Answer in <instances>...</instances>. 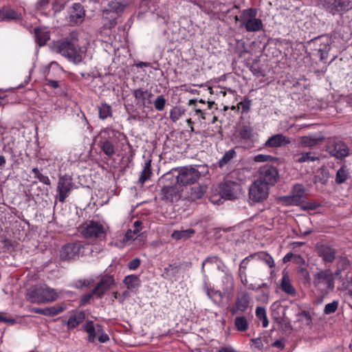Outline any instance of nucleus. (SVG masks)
<instances>
[{
	"instance_id": "nucleus-1",
	"label": "nucleus",
	"mask_w": 352,
	"mask_h": 352,
	"mask_svg": "<svg viewBox=\"0 0 352 352\" xmlns=\"http://www.w3.org/2000/svg\"><path fill=\"white\" fill-rule=\"evenodd\" d=\"M256 47H260V45H236L234 50L239 58H243L247 61L250 60L253 56H255L256 58L249 66V69L254 76L264 77L265 76V69L264 65L258 59L259 55L256 54Z\"/></svg>"
},
{
	"instance_id": "nucleus-2",
	"label": "nucleus",
	"mask_w": 352,
	"mask_h": 352,
	"mask_svg": "<svg viewBox=\"0 0 352 352\" xmlns=\"http://www.w3.org/2000/svg\"><path fill=\"white\" fill-rule=\"evenodd\" d=\"M56 290L47 285H37L30 288L27 293V298L32 302H50L58 298Z\"/></svg>"
},
{
	"instance_id": "nucleus-3",
	"label": "nucleus",
	"mask_w": 352,
	"mask_h": 352,
	"mask_svg": "<svg viewBox=\"0 0 352 352\" xmlns=\"http://www.w3.org/2000/svg\"><path fill=\"white\" fill-rule=\"evenodd\" d=\"M119 131L109 128L102 129L97 135V144L108 157H112L115 153V144L117 143Z\"/></svg>"
},
{
	"instance_id": "nucleus-4",
	"label": "nucleus",
	"mask_w": 352,
	"mask_h": 352,
	"mask_svg": "<svg viewBox=\"0 0 352 352\" xmlns=\"http://www.w3.org/2000/svg\"><path fill=\"white\" fill-rule=\"evenodd\" d=\"M169 172L173 173V182H177L182 188L195 184L201 175L199 171L192 166L175 168Z\"/></svg>"
},
{
	"instance_id": "nucleus-5",
	"label": "nucleus",
	"mask_w": 352,
	"mask_h": 352,
	"mask_svg": "<svg viewBox=\"0 0 352 352\" xmlns=\"http://www.w3.org/2000/svg\"><path fill=\"white\" fill-rule=\"evenodd\" d=\"M160 182L163 184L162 192L164 199L174 202L180 199L183 189L177 182H173L172 172L165 173Z\"/></svg>"
},
{
	"instance_id": "nucleus-6",
	"label": "nucleus",
	"mask_w": 352,
	"mask_h": 352,
	"mask_svg": "<svg viewBox=\"0 0 352 352\" xmlns=\"http://www.w3.org/2000/svg\"><path fill=\"white\" fill-rule=\"evenodd\" d=\"M314 286L322 294H328L335 287L333 272L331 269L320 270L314 275Z\"/></svg>"
},
{
	"instance_id": "nucleus-7",
	"label": "nucleus",
	"mask_w": 352,
	"mask_h": 352,
	"mask_svg": "<svg viewBox=\"0 0 352 352\" xmlns=\"http://www.w3.org/2000/svg\"><path fill=\"white\" fill-rule=\"evenodd\" d=\"M50 47L52 52L59 53L76 63L82 61L83 54L86 52L85 45H50Z\"/></svg>"
},
{
	"instance_id": "nucleus-8",
	"label": "nucleus",
	"mask_w": 352,
	"mask_h": 352,
	"mask_svg": "<svg viewBox=\"0 0 352 352\" xmlns=\"http://www.w3.org/2000/svg\"><path fill=\"white\" fill-rule=\"evenodd\" d=\"M82 328L88 334L89 342H94L96 338L101 343H105L109 340V336L104 332L102 325L99 324L95 325L92 320L87 321L82 325Z\"/></svg>"
},
{
	"instance_id": "nucleus-9",
	"label": "nucleus",
	"mask_w": 352,
	"mask_h": 352,
	"mask_svg": "<svg viewBox=\"0 0 352 352\" xmlns=\"http://www.w3.org/2000/svg\"><path fill=\"white\" fill-rule=\"evenodd\" d=\"M85 246L79 241L68 243L60 250V258L62 261L74 260L83 255Z\"/></svg>"
},
{
	"instance_id": "nucleus-10",
	"label": "nucleus",
	"mask_w": 352,
	"mask_h": 352,
	"mask_svg": "<svg viewBox=\"0 0 352 352\" xmlns=\"http://www.w3.org/2000/svg\"><path fill=\"white\" fill-rule=\"evenodd\" d=\"M270 187L260 180H255L250 186L249 199L254 203H261L269 196Z\"/></svg>"
},
{
	"instance_id": "nucleus-11",
	"label": "nucleus",
	"mask_w": 352,
	"mask_h": 352,
	"mask_svg": "<svg viewBox=\"0 0 352 352\" xmlns=\"http://www.w3.org/2000/svg\"><path fill=\"white\" fill-rule=\"evenodd\" d=\"M256 10L253 8L244 10L241 16L242 25L248 32H256L260 30L263 27L261 19H256Z\"/></svg>"
},
{
	"instance_id": "nucleus-12",
	"label": "nucleus",
	"mask_w": 352,
	"mask_h": 352,
	"mask_svg": "<svg viewBox=\"0 0 352 352\" xmlns=\"http://www.w3.org/2000/svg\"><path fill=\"white\" fill-rule=\"evenodd\" d=\"M73 188L74 183L72 176L67 174L60 176L58 179L56 189V199L58 201L65 202Z\"/></svg>"
},
{
	"instance_id": "nucleus-13",
	"label": "nucleus",
	"mask_w": 352,
	"mask_h": 352,
	"mask_svg": "<svg viewBox=\"0 0 352 352\" xmlns=\"http://www.w3.org/2000/svg\"><path fill=\"white\" fill-rule=\"evenodd\" d=\"M219 195L226 200H234L238 198L241 192V185L235 182L226 181L219 187Z\"/></svg>"
},
{
	"instance_id": "nucleus-14",
	"label": "nucleus",
	"mask_w": 352,
	"mask_h": 352,
	"mask_svg": "<svg viewBox=\"0 0 352 352\" xmlns=\"http://www.w3.org/2000/svg\"><path fill=\"white\" fill-rule=\"evenodd\" d=\"M316 250L324 263H332L336 258L337 250L332 245L325 241L316 244Z\"/></svg>"
},
{
	"instance_id": "nucleus-15",
	"label": "nucleus",
	"mask_w": 352,
	"mask_h": 352,
	"mask_svg": "<svg viewBox=\"0 0 352 352\" xmlns=\"http://www.w3.org/2000/svg\"><path fill=\"white\" fill-rule=\"evenodd\" d=\"M279 175L278 170L273 166L265 165L260 168L257 180L265 184L268 187L274 186L278 181Z\"/></svg>"
},
{
	"instance_id": "nucleus-16",
	"label": "nucleus",
	"mask_w": 352,
	"mask_h": 352,
	"mask_svg": "<svg viewBox=\"0 0 352 352\" xmlns=\"http://www.w3.org/2000/svg\"><path fill=\"white\" fill-rule=\"evenodd\" d=\"M251 297L247 291L239 292L236 294L235 303L230 309L232 315H236L238 313H245L250 304Z\"/></svg>"
},
{
	"instance_id": "nucleus-17",
	"label": "nucleus",
	"mask_w": 352,
	"mask_h": 352,
	"mask_svg": "<svg viewBox=\"0 0 352 352\" xmlns=\"http://www.w3.org/2000/svg\"><path fill=\"white\" fill-rule=\"evenodd\" d=\"M105 233L104 228L100 222L89 221L82 227V234L85 238H98Z\"/></svg>"
},
{
	"instance_id": "nucleus-18",
	"label": "nucleus",
	"mask_w": 352,
	"mask_h": 352,
	"mask_svg": "<svg viewBox=\"0 0 352 352\" xmlns=\"http://www.w3.org/2000/svg\"><path fill=\"white\" fill-rule=\"evenodd\" d=\"M133 96L138 106L148 109L151 108L153 94L151 91L142 88L136 89L133 91Z\"/></svg>"
},
{
	"instance_id": "nucleus-19",
	"label": "nucleus",
	"mask_w": 352,
	"mask_h": 352,
	"mask_svg": "<svg viewBox=\"0 0 352 352\" xmlns=\"http://www.w3.org/2000/svg\"><path fill=\"white\" fill-rule=\"evenodd\" d=\"M305 195V187L302 184H295L290 195L284 196L281 199L290 205H299Z\"/></svg>"
},
{
	"instance_id": "nucleus-20",
	"label": "nucleus",
	"mask_w": 352,
	"mask_h": 352,
	"mask_svg": "<svg viewBox=\"0 0 352 352\" xmlns=\"http://www.w3.org/2000/svg\"><path fill=\"white\" fill-rule=\"evenodd\" d=\"M114 283L115 280L113 276L109 274L102 276L94 289L97 298H102Z\"/></svg>"
},
{
	"instance_id": "nucleus-21",
	"label": "nucleus",
	"mask_w": 352,
	"mask_h": 352,
	"mask_svg": "<svg viewBox=\"0 0 352 352\" xmlns=\"http://www.w3.org/2000/svg\"><path fill=\"white\" fill-rule=\"evenodd\" d=\"M329 153L338 159H342L349 155V148L345 143L338 141L329 147Z\"/></svg>"
},
{
	"instance_id": "nucleus-22",
	"label": "nucleus",
	"mask_w": 352,
	"mask_h": 352,
	"mask_svg": "<svg viewBox=\"0 0 352 352\" xmlns=\"http://www.w3.org/2000/svg\"><path fill=\"white\" fill-rule=\"evenodd\" d=\"M289 138L278 133L270 136L265 142V146L269 148H278L290 144Z\"/></svg>"
},
{
	"instance_id": "nucleus-23",
	"label": "nucleus",
	"mask_w": 352,
	"mask_h": 352,
	"mask_svg": "<svg viewBox=\"0 0 352 352\" xmlns=\"http://www.w3.org/2000/svg\"><path fill=\"white\" fill-rule=\"evenodd\" d=\"M66 309L67 306L65 304H57L46 308H36L34 309V311L47 316H54L62 313Z\"/></svg>"
},
{
	"instance_id": "nucleus-24",
	"label": "nucleus",
	"mask_w": 352,
	"mask_h": 352,
	"mask_svg": "<svg viewBox=\"0 0 352 352\" xmlns=\"http://www.w3.org/2000/svg\"><path fill=\"white\" fill-rule=\"evenodd\" d=\"M72 10L69 16V22L72 25L81 23L85 15L83 7L80 3H77L73 5Z\"/></svg>"
},
{
	"instance_id": "nucleus-25",
	"label": "nucleus",
	"mask_w": 352,
	"mask_h": 352,
	"mask_svg": "<svg viewBox=\"0 0 352 352\" xmlns=\"http://www.w3.org/2000/svg\"><path fill=\"white\" fill-rule=\"evenodd\" d=\"M34 34L37 44H46L50 39V32L46 27L35 28Z\"/></svg>"
},
{
	"instance_id": "nucleus-26",
	"label": "nucleus",
	"mask_w": 352,
	"mask_h": 352,
	"mask_svg": "<svg viewBox=\"0 0 352 352\" xmlns=\"http://www.w3.org/2000/svg\"><path fill=\"white\" fill-rule=\"evenodd\" d=\"M85 319V314L82 311H77L72 313L69 316L67 325L69 329H74L82 323Z\"/></svg>"
},
{
	"instance_id": "nucleus-27",
	"label": "nucleus",
	"mask_w": 352,
	"mask_h": 352,
	"mask_svg": "<svg viewBox=\"0 0 352 352\" xmlns=\"http://www.w3.org/2000/svg\"><path fill=\"white\" fill-rule=\"evenodd\" d=\"M118 18L117 15L105 8L102 14L103 26L107 29L114 28L117 24Z\"/></svg>"
},
{
	"instance_id": "nucleus-28",
	"label": "nucleus",
	"mask_w": 352,
	"mask_h": 352,
	"mask_svg": "<svg viewBox=\"0 0 352 352\" xmlns=\"http://www.w3.org/2000/svg\"><path fill=\"white\" fill-rule=\"evenodd\" d=\"M280 287L282 290L288 295L294 296L296 294V290L292 285L289 275L287 272H283Z\"/></svg>"
},
{
	"instance_id": "nucleus-29",
	"label": "nucleus",
	"mask_w": 352,
	"mask_h": 352,
	"mask_svg": "<svg viewBox=\"0 0 352 352\" xmlns=\"http://www.w3.org/2000/svg\"><path fill=\"white\" fill-rule=\"evenodd\" d=\"M126 1H111L108 3L107 9L109 12L114 13L118 17L123 13L124 9L127 6Z\"/></svg>"
},
{
	"instance_id": "nucleus-30",
	"label": "nucleus",
	"mask_w": 352,
	"mask_h": 352,
	"mask_svg": "<svg viewBox=\"0 0 352 352\" xmlns=\"http://www.w3.org/2000/svg\"><path fill=\"white\" fill-rule=\"evenodd\" d=\"M152 174L151 160L149 159L146 160L144 164L143 169L141 171L140 176L138 179L139 183L141 184H144L145 182L150 179Z\"/></svg>"
},
{
	"instance_id": "nucleus-31",
	"label": "nucleus",
	"mask_w": 352,
	"mask_h": 352,
	"mask_svg": "<svg viewBox=\"0 0 352 352\" xmlns=\"http://www.w3.org/2000/svg\"><path fill=\"white\" fill-rule=\"evenodd\" d=\"M20 15L11 8L3 7L0 10V18L2 21H10L19 19Z\"/></svg>"
},
{
	"instance_id": "nucleus-32",
	"label": "nucleus",
	"mask_w": 352,
	"mask_h": 352,
	"mask_svg": "<svg viewBox=\"0 0 352 352\" xmlns=\"http://www.w3.org/2000/svg\"><path fill=\"white\" fill-rule=\"evenodd\" d=\"M204 291L208 298L215 304H219L221 302L223 296L219 290L214 289L208 285L204 287Z\"/></svg>"
},
{
	"instance_id": "nucleus-33",
	"label": "nucleus",
	"mask_w": 352,
	"mask_h": 352,
	"mask_svg": "<svg viewBox=\"0 0 352 352\" xmlns=\"http://www.w3.org/2000/svg\"><path fill=\"white\" fill-rule=\"evenodd\" d=\"M82 34L78 31H72L65 36L59 43V44H74L78 42H82L81 40Z\"/></svg>"
},
{
	"instance_id": "nucleus-34",
	"label": "nucleus",
	"mask_w": 352,
	"mask_h": 352,
	"mask_svg": "<svg viewBox=\"0 0 352 352\" xmlns=\"http://www.w3.org/2000/svg\"><path fill=\"white\" fill-rule=\"evenodd\" d=\"M320 2L324 9L333 15L338 13V0H320Z\"/></svg>"
},
{
	"instance_id": "nucleus-35",
	"label": "nucleus",
	"mask_w": 352,
	"mask_h": 352,
	"mask_svg": "<svg viewBox=\"0 0 352 352\" xmlns=\"http://www.w3.org/2000/svg\"><path fill=\"white\" fill-rule=\"evenodd\" d=\"M179 270V267L176 263L169 264L164 269L162 276L165 279L171 280L176 276Z\"/></svg>"
},
{
	"instance_id": "nucleus-36",
	"label": "nucleus",
	"mask_w": 352,
	"mask_h": 352,
	"mask_svg": "<svg viewBox=\"0 0 352 352\" xmlns=\"http://www.w3.org/2000/svg\"><path fill=\"white\" fill-rule=\"evenodd\" d=\"M123 283L129 289H132L140 286V280L137 275L131 274L124 277Z\"/></svg>"
},
{
	"instance_id": "nucleus-37",
	"label": "nucleus",
	"mask_w": 352,
	"mask_h": 352,
	"mask_svg": "<svg viewBox=\"0 0 352 352\" xmlns=\"http://www.w3.org/2000/svg\"><path fill=\"white\" fill-rule=\"evenodd\" d=\"M98 115L99 118L102 120H105L109 117H111V107L106 102H102L100 105L98 106Z\"/></svg>"
},
{
	"instance_id": "nucleus-38",
	"label": "nucleus",
	"mask_w": 352,
	"mask_h": 352,
	"mask_svg": "<svg viewBox=\"0 0 352 352\" xmlns=\"http://www.w3.org/2000/svg\"><path fill=\"white\" fill-rule=\"evenodd\" d=\"M195 233L194 230L192 229H188L185 230H175L172 234L171 236L173 239L175 240H180L182 239H188L191 237L193 234Z\"/></svg>"
},
{
	"instance_id": "nucleus-39",
	"label": "nucleus",
	"mask_w": 352,
	"mask_h": 352,
	"mask_svg": "<svg viewBox=\"0 0 352 352\" xmlns=\"http://www.w3.org/2000/svg\"><path fill=\"white\" fill-rule=\"evenodd\" d=\"M239 138L243 140H249L253 136V128L250 125H243L239 131Z\"/></svg>"
},
{
	"instance_id": "nucleus-40",
	"label": "nucleus",
	"mask_w": 352,
	"mask_h": 352,
	"mask_svg": "<svg viewBox=\"0 0 352 352\" xmlns=\"http://www.w3.org/2000/svg\"><path fill=\"white\" fill-rule=\"evenodd\" d=\"M319 160L318 156L314 152H307L302 153L300 157L296 159L298 163L315 162Z\"/></svg>"
},
{
	"instance_id": "nucleus-41",
	"label": "nucleus",
	"mask_w": 352,
	"mask_h": 352,
	"mask_svg": "<svg viewBox=\"0 0 352 352\" xmlns=\"http://www.w3.org/2000/svg\"><path fill=\"white\" fill-rule=\"evenodd\" d=\"M234 325L239 331H245L248 329V322L247 318L243 316H237L234 320Z\"/></svg>"
},
{
	"instance_id": "nucleus-42",
	"label": "nucleus",
	"mask_w": 352,
	"mask_h": 352,
	"mask_svg": "<svg viewBox=\"0 0 352 352\" xmlns=\"http://www.w3.org/2000/svg\"><path fill=\"white\" fill-rule=\"evenodd\" d=\"M236 156V151L234 149H230L226 151L223 157L219 160L218 164L220 168L223 167L226 164L230 162Z\"/></svg>"
},
{
	"instance_id": "nucleus-43",
	"label": "nucleus",
	"mask_w": 352,
	"mask_h": 352,
	"mask_svg": "<svg viewBox=\"0 0 352 352\" xmlns=\"http://www.w3.org/2000/svg\"><path fill=\"white\" fill-rule=\"evenodd\" d=\"M255 314L256 318L262 321L263 327L266 328L268 326L269 321L267 317L265 309L262 307H257Z\"/></svg>"
},
{
	"instance_id": "nucleus-44",
	"label": "nucleus",
	"mask_w": 352,
	"mask_h": 352,
	"mask_svg": "<svg viewBox=\"0 0 352 352\" xmlns=\"http://www.w3.org/2000/svg\"><path fill=\"white\" fill-rule=\"evenodd\" d=\"M349 177V172L345 166L340 168L336 175V182L341 184L346 181Z\"/></svg>"
},
{
	"instance_id": "nucleus-45",
	"label": "nucleus",
	"mask_w": 352,
	"mask_h": 352,
	"mask_svg": "<svg viewBox=\"0 0 352 352\" xmlns=\"http://www.w3.org/2000/svg\"><path fill=\"white\" fill-rule=\"evenodd\" d=\"M351 265L349 259L346 256H339L336 258V268L346 270Z\"/></svg>"
},
{
	"instance_id": "nucleus-46",
	"label": "nucleus",
	"mask_w": 352,
	"mask_h": 352,
	"mask_svg": "<svg viewBox=\"0 0 352 352\" xmlns=\"http://www.w3.org/2000/svg\"><path fill=\"white\" fill-rule=\"evenodd\" d=\"M299 142L304 147H313L318 144L319 140L311 136H302Z\"/></svg>"
},
{
	"instance_id": "nucleus-47",
	"label": "nucleus",
	"mask_w": 352,
	"mask_h": 352,
	"mask_svg": "<svg viewBox=\"0 0 352 352\" xmlns=\"http://www.w3.org/2000/svg\"><path fill=\"white\" fill-rule=\"evenodd\" d=\"M32 173L34 174V177L38 179L40 182L47 186L51 185V181L48 176L42 174L38 168H33L32 169Z\"/></svg>"
},
{
	"instance_id": "nucleus-48",
	"label": "nucleus",
	"mask_w": 352,
	"mask_h": 352,
	"mask_svg": "<svg viewBox=\"0 0 352 352\" xmlns=\"http://www.w3.org/2000/svg\"><path fill=\"white\" fill-rule=\"evenodd\" d=\"M51 73V69L50 67H47L45 71V80L46 81L45 85L52 89H56L59 87L58 81L50 78Z\"/></svg>"
},
{
	"instance_id": "nucleus-49",
	"label": "nucleus",
	"mask_w": 352,
	"mask_h": 352,
	"mask_svg": "<svg viewBox=\"0 0 352 352\" xmlns=\"http://www.w3.org/2000/svg\"><path fill=\"white\" fill-rule=\"evenodd\" d=\"M188 104L189 105L194 104L195 107H194L193 109L195 111V116H197L201 120L206 119V110L203 108H198V103L196 100H193V99L190 100L188 102Z\"/></svg>"
},
{
	"instance_id": "nucleus-50",
	"label": "nucleus",
	"mask_w": 352,
	"mask_h": 352,
	"mask_svg": "<svg viewBox=\"0 0 352 352\" xmlns=\"http://www.w3.org/2000/svg\"><path fill=\"white\" fill-rule=\"evenodd\" d=\"M205 189L202 186H195L191 189L190 199L192 200L199 199L203 197Z\"/></svg>"
},
{
	"instance_id": "nucleus-51",
	"label": "nucleus",
	"mask_w": 352,
	"mask_h": 352,
	"mask_svg": "<svg viewBox=\"0 0 352 352\" xmlns=\"http://www.w3.org/2000/svg\"><path fill=\"white\" fill-rule=\"evenodd\" d=\"M338 12H347L352 9L351 0H338Z\"/></svg>"
},
{
	"instance_id": "nucleus-52",
	"label": "nucleus",
	"mask_w": 352,
	"mask_h": 352,
	"mask_svg": "<svg viewBox=\"0 0 352 352\" xmlns=\"http://www.w3.org/2000/svg\"><path fill=\"white\" fill-rule=\"evenodd\" d=\"M184 111L180 107H175L170 111V118L173 122H177L184 114Z\"/></svg>"
},
{
	"instance_id": "nucleus-53",
	"label": "nucleus",
	"mask_w": 352,
	"mask_h": 352,
	"mask_svg": "<svg viewBox=\"0 0 352 352\" xmlns=\"http://www.w3.org/2000/svg\"><path fill=\"white\" fill-rule=\"evenodd\" d=\"M166 102V100L164 96H158L153 102L155 109L158 111H163L164 109Z\"/></svg>"
},
{
	"instance_id": "nucleus-54",
	"label": "nucleus",
	"mask_w": 352,
	"mask_h": 352,
	"mask_svg": "<svg viewBox=\"0 0 352 352\" xmlns=\"http://www.w3.org/2000/svg\"><path fill=\"white\" fill-rule=\"evenodd\" d=\"M338 304L339 302L338 300H333L330 303H327L324 306V314L329 315L335 313L338 309Z\"/></svg>"
},
{
	"instance_id": "nucleus-55",
	"label": "nucleus",
	"mask_w": 352,
	"mask_h": 352,
	"mask_svg": "<svg viewBox=\"0 0 352 352\" xmlns=\"http://www.w3.org/2000/svg\"><path fill=\"white\" fill-rule=\"evenodd\" d=\"M218 261L221 263V264L222 265L223 267H226L224 263L222 262V261L218 256H211L207 257L203 261V263H202V265H201V272L204 273V272H205L204 266H205L206 263H217Z\"/></svg>"
},
{
	"instance_id": "nucleus-56",
	"label": "nucleus",
	"mask_w": 352,
	"mask_h": 352,
	"mask_svg": "<svg viewBox=\"0 0 352 352\" xmlns=\"http://www.w3.org/2000/svg\"><path fill=\"white\" fill-rule=\"evenodd\" d=\"M260 259L263 261L266 265H267L270 267H274V261L273 258L267 253L261 252L258 255Z\"/></svg>"
},
{
	"instance_id": "nucleus-57",
	"label": "nucleus",
	"mask_w": 352,
	"mask_h": 352,
	"mask_svg": "<svg viewBox=\"0 0 352 352\" xmlns=\"http://www.w3.org/2000/svg\"><path fill=\"white\" fill-rule=\"evenodd\" d=\"M253 257H254V254H250V255L246 256L245 258H243L241 261V262L239 265V274L246 273V270L248 268L249 262L250 261V260L252 258H253Z\"/></svg>"
},
{
	"instance_id": "nucleus-58",
	"label": "nucleus",
	"mask_w": 352,
	"mask_h": 352,
	"mask_svg": "<svg viewBox=\"0 0 352 352\" xmlns=\"http://www.w3.org/2000/svg\"><path fill=\"white\" fill-rule=\"evenodd\" d=\"M299 318L302 321H305L307 325L312 323V319L310 313L308 311H302L298 314Z\"/></svg>"
},
{
	"instance_id": "nucleus-59",
	"label": "nucleus",
	"mask_w": 352,
	"mask_h": 352,
	"mask_svg": "<svg viewBox=\"0 0 352 352\" xmlns=\"http://www.w3.org/2000/svg\"><path fill=\"white\" fill-rule=\"evenodd\" d=\"M331 45H324V47L322 50H319L318 52L320 54V60L324 63L327 61L328 58V53L331 50Z\"/></svg>"
},
{
	"instance_id": "nucleus-60",
	"label": "nucleus",
	"mask_w": 352,
	"mask_h": 352,
	"mask_svg": "<svg viewBox=\"0 0 352 352\" xmlns=\"http://www.w3.org/2000/svg\"><path fill=\"white\" fill-rule=\"evenodd\" d=\"M320 204L316 201H307L303 204L302 208L306 210H314L320 207Z\"/></svg>"
},
{
	"instance_id": "nucleus-61",
	"label": "nucleus",
	"mask_w": 352,
	"mask_h": 352,
	"mask_svg": "<svg viewBox=\"0 0 352 352\" xmlns=\"http://www.w3.org/2000/svg\"><path fill=\"white\" fill-rule=\"evenodd\" d=\"M238 105L242 113H248L250 109L251 102L250 100H244L239 102Z\"/></svg>"
},
{
	"instance_id": "nucleus-62",
	"label": "nucleus",
	"mask_w": 352,
	"mask_h": 352,
	"mask_svg": "<svg viewBox=\"0 0 352 352\" xmlns=\"http://www.w3.org/2000/svg\"><path fill=\"white\" fill-rule=\"evenodd\" d=\"M91 282L92 280L89 279L78 280L75 283V287L78 289L87 287Z\"/></svg>"
},
{
	"instance_id": "nucleus-63",
	"label": "nucleus",
	"mask_w": 352,
	"mask_h": 352,
	"mask_svg": "<svg viewBox=\"0 0 352 352\" xmlns=\"http://www.w3.org/2000/svg\"><path fill=\"white\" fill-rule=\"evenodd\" d=\"M272 159V156L269 155L258 154L254 157L255 162H265Z\"/></svg>"
},
{
	"instance_id": "nucleus-64",
	"label": "nucleus",
	"mask_w": 352,
	"mask_h": 352,
	"mask_svg": "<svg viewBox=\"0 0 352 352\" xmlns=\"http://www.w3.org/2000/svg\"><path fill=\"white\" fill-rule=\"evenodd\" d=\"M138 234L134 231V230H128L126 231V232L125 233V235L123 238V241L124 242H128L131 240H134L135 239V236L137 235Z\"/></svg>"
}]
</instances>
